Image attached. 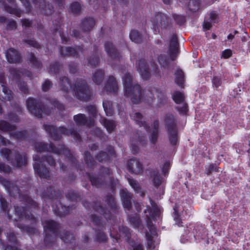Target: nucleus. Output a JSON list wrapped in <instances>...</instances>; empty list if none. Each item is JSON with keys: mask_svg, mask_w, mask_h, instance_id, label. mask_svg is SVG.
<instances>
[{"mask_svg": "<svg viewBox=\"0 0 250 250\" xmlns=\"http://www.w3.org/2000/svg\"><path fill=\"white\" fill-rule=\"evenodd\" d=\"M95 24V21L93 18L86 17L83 19L80 26L84 32L91 30Z\"/></svg>", "mask_w": 250, "mask_h": 250, "instance_id": "20", "label": "nucleus"}, {"mask_svg": "<svg viewBox=\"0 0 250 250\" xmlns=\"http://www.w3.org/2000/svg\"><path fill=\"white\" fill-rule=\"evenodd\" d=\"M137 71L143 79L147 80L150 78V74L148 64L145 59H140L136 62Z\"/></svg>", "mask_w": 250, "mask_h": 250, "instance_id": "14", "label": "nucleus"}, {"mask_svg": "<svg viewBox=\"0 0 250 250\" xmlns=\"http://www.w3.org/2000/svg\"><path fill=\"white\" fill-rule=\"evenodd\" d=\"M32 76L31 72L25 68L17 69V79L25 77L31 78Z\"/></svg>", "mask_w": 250, "mask_h": 250, "instance_id": "52", "label": "nucleus"}, {"mask_svg": "<svg viewBox=\"0 0 250 250\" xmlns=\"http://www.w3.org/2000/svg\"><path fill=\"white\" fill-rule=\"evenodd\" d=\"M85 109L91 117L95 118L97 116V109L95 105H89L85 107Z\"/></svg>", "mask_w": 250, "mask_h": 250, "instance_id": "64", "label": "nucleus"}, {"mask_svg": "<svg viewBox=\"0 0 250 250\" xmlns=\"http://www.w3.org/2000/svg\"><path fill=\"white\" fill-rule=\"evenodd\" d=\"M43 127L49 137L54 140H60L62 137V134L71 136L78 141H81V136L76 129L70 128L68 130L63 126L57 127L49 124H44Z\"/></svg>", "mask_w": 250, "mask_h": 250, "instance_id": "4", "label": "nucleus"}, {"mask_svg": "<svg viewBox=\"0 0 250 250\" xmlns=\"http://www.w3.org/2000/svg\"><path fill=\"white\" fill-rule=\"evenodd\" d=\"M29 134L26 130L17 131V140H25L29 137Z\"/></svg>", "mask_w": 250, "mask_h": 250, "instance_id": "63", "label": "nucleus"}, {"mask_svg": "<svg viewBox=\"0 0 250 250\" xmlns=\"http://www.w3.org/2000/svg\"><path fill=\"white\" fill-rule=\"evenodd\" d=\"M20 199L21 202L25 206L22 207V211L20 210L19 208L17 207V214L20 218L25 217L30 220L35 221V218L33 215L28 210V208L30 209H38V204L33 200L29 196L26 194L20 195Z\"/></svg>", "mask_w": 250, "mask_h": 250, "instance_id": "6", "label": "nucleus"}, {"mask_svg": "<svg viewBox=\"0 0 250 250\" xmlns=\"http://www.w3.org/2000/svg\"><path fill=\"white\" fill-rule=\"evenodd\" d=\"M172 99L176 104H178L175 108L179 113L180 114H186L188 109V104L184 102V94L180 91H176L172 94Z\"/></svg>", "mask_w": 250, "mask_h": 250, "instance_id": "12", "label": "nucleus"}, {"mask_svg": "<svg viewBox=\"0 0 250 250\" xmlns=\"http://www.w3.org/2000/svg\"><path fill=\"white\" fill-rule=\"evenodd\" d=\"M101 122L108 131H113L115 127V124L113 121L108 120L105 118H101Z\"/></svg>", "mask_w": 250, "mask_h": 250, "instance_id": "53", "label": "nucleus"}, {"mask_svg": "<svg viewBox=\"0 0 250 250\" xmlns=\"http://www.w3.org/2000/svg\"><path fill=\"white\" fill-rule=\"evenodd\" d=\"M26 106L29 112L39 118L42 117V114H50L42 103L37 102L34 99L29 98L26 100Z\"/></svg>", "mask_w": 250, "mask_h": 250, "instance_id": "9", "label": "nucleus"}, {"mask_svg": "<svg viewBox=\"0 0 250 250\" xmlns=\"http://www.w3.org/2000/svg\"><path fill=\"white\" fill-rule=\"evenodd\" d=\"M151 208L149 207L145 211L146 214V220L147 227L149 230V232H146V236L147 239L148 247L149 248L154 249V242L153 241V236L156 234V228L155 225L152 222V220H154L155 217H159L160 215V209L157 205L152 200H150Z\"/></svg>", "mask_w": 250, "mask_h": 250, "instance_id": "2", "label": "nucleus"}, {"mask_svg": "<svg viewBox=\"0 0 250 250\" xmlns=\"http://www.w3.org/2000/svg\"><path fill=\"white\" fill-rule=\"evenodd\" d=\"M2 185L7 190L8 192L9 195L11 197H13L14 198L15 197V193L12 189H14V187H12L11 186V183L9 180H7L6 179H4V180L1 183Z\"/></svg>", "mask_w": 250, "mask_h": 250, "instance_id": "54", "label": "nucleus"}, {"mask_svg": "<svg viewBox=\"0 0 250 250\" xmlns=\"http://www.w3.org/2000/svg\"><path fill=\"white\" fill-rule=\"evenodd\" d=\"M0 154L4 157L7 162L11 163L12 165L15 166L14 162V161H12V152L11 149L5 147H2L0 149Z\"/></svg>", "mask_w": 250, "mask_h": 250, "instance_id": "42", "label": "nucleus"}, {"mask_svg": "<svg viewBox=\"0 0 250 250\" xmlns=\"http://www.w3.org/2000/svg\"><path fill=\"white\" fill-rule=\"evenodd\" d=\"M33 160L35 163L33 165L35 172L41 177L46 179H50V172L48 169L42 165L41 157L38 155L33 156Z\"/></svg>", "mask_w": 250, "mask_h": 250, "instance_id": "11", "label": "nucleus"}, {"mask_svg": "<svg viewBox=\"0 0 250 250\" xmlns=\"http://www.w3.org/2000/svg\"><path fill=\"white\" fill-rule=\"evenodd\" d=\"M59 85L61 89L64 92H67L71 87L68 78L65 76H62L60 78Z\"/></svg>", "mask_w": 250, "mask_h": 250, "instance_id": "44", "label": "nucleus"}, {"mask_svg": "<svg viewBox=\"0 0 250 250\" xmlns=\"http://www.w3.org/2000/svg\"><path fill=\"white\" fill-rule=\"evenodd\" d=\"M73 119L76 124V126L79 127L83 125H90L91 121L89 122L88 118L83 114H78L74 115Z\"/></svg>", "mask_w": 250, "mask_h": 250, "instance_id": "25", "label": "nucleus"}, {"mask_svg": "<svg viewBox=\"0 0 250 250\" xmlns=\"http://www.w3.org/2000/svg\"><path fill=\"white\" fill-rule=\"evenodd\" d=\"M5 56L7 62L10 63H16V49L9 48L5 52Z\"/></svg>", "mask_w": 250, "mask_h": 250, "instance_id": "43", "label": "nucleus"}, {"mask_svg": "<svg viewBox=\"0 0 250 250\" xmlns=\"http://www.w3.org/2000/svg\"><path fill=\"white\" fill-rule=\"evenodd\" d=\"M200 4L199 0H189L188 3L189 9L191 11H196L198 10Z\"/></svg>", "mask_w": 250, "mask_h": 250, "instance_id": "62", "label": "nucleus"}, {"mask_svg": "<svg viewBox=\"0 0 250 250\" xmlns=\"http://www.w3.org/2000/svg\"><path fill=\"white\" fill-rule=\"evenodd\" d=\"M132 145L133 148L135 152L138 151L137 145H145L146 144L147 140L146 136L145 134H143L140 131H137L133 133L132 137Z\"/></svg>", "mask_w": 250, "mask_h": 250, "instance_id": "15", "label": "nucleus"}, {"mask_svg": "<svg viewBox=\"0 0 250 250\" xmlns=\"http://www.w3.org/2000/svg\"><path fill=\"white\" fill-rule=\"evenodd\" d=\"M41 161L42 163L45 161L49 166L53 167H55L56 165V161L54 158L49 154L42 156L41 158Z\"/></svg>", "mask_w": 250, "mask_h": 250, "instance_id": "56", "label": "nucleus"}, {"mask_svg": "<svg viewBox=\"0 0 250 250\" xmlns=\"http://www.w3.org/2000/svg\"><path fill=\"white\" fill-rule=\"evenodd\" d=\"M84 159L87 168L90 169L93 168L96 164V162L94 161L92 156L87 151L84 152Z\"/></svg>", "mask_w": 250, "mask_h": 250, "instance_id": "38", "label": "nucleus"}, {"mask_svg": "<svg viewBox=\"0 0 250 250\" xmlns=\"http://www.w3.org/2000/svg\"><path fill=\"white\" fill-rule=\"evenodd\" d=\"M104 72L101 69H97L92 76V80L97 85H100L103 81Z\"/></svg>", "mask_w": 250, "mask_h": 250, "instance_id": "33", "label": "nucleus"}, {"mask_svg": "<svg viewBox=\"0 0 250 250\" xmlns=\"http://www.w3.org/2000/svg\"><path fill=\"white\" fill-rule=\"evenodd\" d=\"M153 92L157 94L158 101L161 105H164L167 102V98L166 95L163 92L153 87Z\"/></svg>", "mask_w": 250, "mask_h": 250, "instance_id": "46", "label": "nucleus"}, {"mask_svg": "<svg viewBox=\"0 0 250 250\" xmlns=\"http://www.w3.org/2000/svg\"><path fill=\"white\" fill-rule=\"evenodd\" d=\"M158 62L165 68L168 69L170 67L169 59L166 55L161 54L158 58Z\"/></svg>", "mask_w": 250, "mask_h": 250, "instance_id": "47", "label": "nucleus"}, {"mask_svg": "<svg viewBox=\"0 0 250 250\" xmlns=\"http://www.w3.org/2000/svg\"><path fill=\"white\" fill-rule=\"evenodd\" d=\"M167 132L170 144L172 146L176 145L179 140L178 129L167 130Z\"/></svg>", "mask_w": 250, "mask_h": 250, "instance_id": "34", "label": "nucleus"}, {"mask_svg": "<svg viewBox=\"0 0 250 250\" xmlns=\"http://www.w3.org/2000/svg\"><path fill=\"white\" fill-rule=\"evenodd\" d=\"M87 65L92 67L97 66L100 62V59L97 54H93L87 59Z\"/></svg>", "mask_w": 250, "mask_h": 250, "instance_id": "49", "label": "nucleus"}, {"mask_svg": "<svg viewBox=\"0 0 250 250\" xmlns=\"http://www.w3.org/2000/svg\"><path fill=\"white\" fill-rule=\"evenodd\" d=\"M50 103L51 105L57 108L60 112H62L65 109L64 105L55 98L50 99Z\"/></svg>", "mask_w": 250, "mask_h": 250, "instance_id": "59", "label": "nucleus"}, {"mask_svg": "<svg viewBox=\"0 0 250 250\" xmlns=\"http://www.w3.org/2000/svg\"><path fill=\"white\" fill-rule=\"evenodd\" d=\"M71 12L74 15L80 14L82 10V5L78 2H74L70 5Z\"/></svg>", "mask_w": 250, "mask_h": 250, "instance_id": "57", "label": "nucleus"}, {"mask_svg": "<svg viewBox=\"0 0 250 250\" xmlns=\"http://www.w3.org/2000/svg\"><path fill=\"white\" fill-rule=\"evenodd\" d=\"M27 59L33 68L39 69H42V62L33 53H29L27 56Z\"/></svg>", "mask_w": 250, "mask_h": 250, "instance_id": "31", "label": "nucleus"}, {"mask_svg": "<svg viewBox=\"0 0 250 250\" xmlns=\"http://www.w3.org/2000/svg\"><path fill=\"white\" fill-rule=\"evenodd\" d=\"M71 88L74 96L80 101L87 102L91 100L92 92L87 82L83 79H77Z\"/></svg>", "mask_w": 250, "mask_h": 250, "instance_id": "5", "label": "nucleus"}, {"mask_svg": "<svg viewBox=\"0 0 250 250\" xmlns=\"http://www.w3.org/2000/svg\"><path fill=\"white\" fill-rule=\"evenodd\" d=\"M165 124L167 130L177 129L176 123L174 116L170 113H167L165 116Z\"/></svg>", "mask_w": 250, "mask_h": 250, "instance_id": "26", "label": "nucleus"}, {"mask_svg": "<svg viewBox=\"0 0 250 250\" xmlns=\"http://www.w3.org/2000/svg\"><path fill=\"white\" fill-rule=\"evenodd\" d=\"M28 157L25 153H17V167H25L27 164Z\"/></svg>", "mask_w": 250, "mask_h": 250, "instance_id": "35", "label": "nucleus"}, {"mask_svg": "<svg viewBox=\"0 0 250 250\" xmlns=\"http://www.w3.org/2000/svg\"><path fill=\"white\" fill-rule=\"evenodd\" d=\"M107 237L104 233L101 230H97L96 232L95 241L98 242H104L106 240Z\"/></svg>", "mask_w": 250, "mask_h": 250, "instance_id": "60", "label": "nucleus"}, {"mask_svg": "<svg viewBox=\"0 0 250 250\" xmlns=\"http://www.w3.org/2000/svg\"><path fill=\"white\" fill-rule=\"evenodd\" d=\"M16 128V126L12 125L7 122L0 120V130L2 131H9Z\"/></svg>", "mask_w": 250, "mask_h": 250, "instance_id": "50", "label": "nucleus"}, {"mask_svg": "<svg viewBox=\"0 0 250 250\" xmlns=\"http://www.w3.org/2000/svg\"><path fill=\"white\" fill-rule=\"evenodd\" d=\"M151 177L152 178V182L154 186L159 187L162 183V178L160 176L159 171L157 170H153L151 171Z\"/></svg>", "mask_w": 250, "mask_h": 250, "instance_id": "41", "label": "nucleus"}, {"mask_svg": "<svg viewBox=\"0 0 250 250\" xmlns=\"http://www.w3.org/2000/svg\"><path fill=\"white\" fill-rule=\"evenodd\" d=\"M88 179L91 181L92 186L97 188H101L105 184V182L101 179L91 176L90 174L87 173Z\"/></svg>", "mask_w": 250, "mask_h": 250, "instance_id": "45", "label": "nucleus"}, {"mask_svg": "<svg viewBox=\"0 0 250 250\" xmlns=\"http://www.w3.org/2000/svg\"><path fill=\"white\" fill-rule=\"evenodd\" d=\"M59 236L65 243H70L72 244L74 243L73 240L74 237L69 231H65L62 232H60Z\"/></svg>", "mask_w": 250, "mask_h": 250, "instance_id": "37", "label": "nucleus"}, {"mask_svg": "<svg viewBox=\"0 0 250 250\" xmlns=\"http://www.w3.org/2000/svg\"><path fill=\"white\" fill-rule=\"evenodd\" d=\"M154 94L155 92H153V87L148 88L147 90H144L143 102L147 103L149 105H152L155 100Z\"/></svg>", "mask_w": 250, "mask_h": 250, "instance_id": "29", "label": "nucleus"}, {"mask_svg": "<svg viewBox=\"0 0 250 250\" xmlns=\"http://www.w3.org/2000/svg\"><path fill=\"white\" fill-rule=\"evenodd\" d=\"M130 224L134 227H137L141 225V219L138 214L134 213L128 216Z\"/></svg>", "mask_w": 250, "mask_h": 250, "instance_id": "51", "label": "nucleus"}, {"mask_svg": "<svg viewBox=\"0 0 250 250\" xmlns=\"http://www.w3.org/2000/svg\"><path fill=\"white\" fill-rule=\"evenodd\" d=\"M104 48L108 56L112 61H119L121 56L112 42H107L104 44Z\"/></svg>", "mask_w": 250, "mask_h": 250, "instance_id": "18", "label": "nucleus"}, {"mask_svg": "<svg viewBox=\"0 0 250 250\" xmlns=\"http://www.w3.org/2000/svg\"><path fill=\"white\" fill-rule=\"evenodd\" d=\"M8 202L2 196L0 197V208L5 215L7 216L9 219H12V215L10 213V210L8 208Z\"/></svg>", "mask_w": 250, "mask_h": 250, "instance_id": "32", "label": "nucleus"}, {"mask_svg": "<svg viewBox=\"0 0 250 250\" xmlns=\"http://www.w3.org/2000/svg\"><path fill=\"white\" fill-rule=\"evenodd\" d=\"M124 95L129 98L133 104H139L143 102L144 89L138 83H134L130 88H127L124 92Z\"/></svg>", "mask_w": 250, "mask_h": 250, "instance_id": "7", "label": "nucleus"}, {"mask_svg": "<svg viewBox=\"0 0 250 250\" xmlns=\"http://www.w3.org/2000/svg\"><path fill=\"white\" fill-rule=\"evenodd\" d=\"M106 205L109 208L110 210L104 209L101 205V203L98 202H94L92 203L87 201L83 202V206L87 209H91L92 208L96 212L102 214L105 219H110L111 218L112 213L111 211L115 212L118 208V207L116 204L115 199L113 195L107 194L104 200Z\"/></svg>", "mask_w": 250, "mask_h": 250, "instance_id": "3", "label": "nucleus"}, {"mask_svg": "<svg viewBox=\"0 0 250 250\" xmlns=\"http://www.w3.org/2000/svg\"><path fill=\"white\" fill-rule=\"evenodd\" d=\"M109 156L108 154L105 151H101L95 156V158L99 162H106L109 158Z\"/></svg>", "mask_w": 250, "mask_h": 250, "instance_id": "58", "label": "nucleus"}, {"mask_svg": "<svg viewBox=\"0 0 250 250\" xmlns=\"http://www.w3.org/2000/svg\"><path fill=\"white\" fill-rule=\"evenodd\" d=\"M38 2L42 14L46 16L52 14L53 11V7L51 4L44 0H38Z\"/></svg>", "mask_w": 250, "mask_h": 250, "instance_id": "22", "label": "nucleus"}, {"mask_svg": "<svg viewBox=\"0 0 250 250\" xmlns=\"http://www.w3.org/2000/svg\"><path fill=\"white\" fill-rule=\"evenodd\" d=\"M7 237L9 241L12 243V246H4V250H16V233L14 232H9L8 233Z\"/></svg>", "mask_w": 250, "mask_h": 250, "instance_id": "39", "label": "nucleus"}, {"mask_svg": "<svg viewBox=\"0 0 250 250\" xmlns=\"http://www.w3.org/2000/svg\"><path fill=\"white\" fill-rule=\"evenodd\" d=\"M42 195L45 198L54 199L60 196L61 193L59 191H55L53 187L49 186L42 192Z\"/></svg>", "mask_w": 250, "mask_h": 250, "instance_id": "27", "label": "nucleus"}, {"mask_svg": "<svg viewBox=\"0 0 250 250\" xmlns=\"http://www.w3.org/2000/svg\"><path fill=\"white\" fill-rule=\"evenodd\" d=\"M122 80L124 92L127 89V88H130V87L133 86L134 83H137L134 82L133 76L129 72L125 73L124 76H123Z\"/></svg>", "mask_w": 250, "mask_h": 250, "instance_id": "24", "label": "nucleus"}, {"mask_svg": "<svg viewBox=\"0 0 250 250\" xmlns=\"http://www.w3.org/2000/svg\"><path fill=\"white\" fill-rule=\"evenodd\" d=\"M42 224L46 233L44 239V243L46 245L53 243L56 237L58 235L57 230L59 229V225L51 220H46Z\"/></svg>", "mask_w": 250, "mask_h": 250, "instance_id": "8", "label": "nucleus"}, {"mask_svg": "<svg viewBox=\"0 0 250 250\" xmlns=\"http://www.w3.org/2000/svg\"><path fill=\"white\" fill-rule=\"evenodd\" d=\"M0 83L2 87V92L5 94L4 99L10 101L13 99L12 92L6 86V82L4 76L0 75Z\"/></svg>", "mask_w": 250, "mask_h": 250, "instance_id": "23", "label": "nucleus"}, {"mask_svg": "<svg viewBox=\"0 0 250 250\" xmlns=\"http://www.w3.org/2000/svg\"><path fill=\"white\" fill-rule=\"evenodd\" d=\"M131 40L137 43H141L144 42L142 34L136 30H132L129 34Z\"/></svg>", "mask_w": 250, "mask_h": 250, "instance_id": "36", "label": "nucleus"}, {"mask_svg": "<svg viewBox=\"0 0 250 250\" xmlns=\"http://www.w3.org/2000/svg\"><path fill=\"white\" fill-rule=\"evenodd\" d=\"M105 90L109 93H116L118 90L117 81L113 76H110L104 86Z\"/></svg>", "mask_w": 250, "mask_h": 250, "instance_id": "19", "label": "nucleus"}, {"mask_svg": "<svg viewBox=\"0 0 250 250\" xmlns=\"http://www.w3.org/2000/svg\"><path fill=\"white\" fill-rule=\"evenodd\" d=\"M62 68V64L59 62H55L50 64L48 72L50 74L57 75L60 72Z\"/></svg>", "mask_w": 250, "mask_h": 250, "instance_id": "40", "label": "nucleus"}, {"mask_svg": "<svg viewBox=\"0 0 250 250\" xmlns=\"http://www.w3.org/2000/svg\"><path fill=\"white\" fill-rule=\"evenodd\" d=\"M159 127L158 121L157 120L155 121L152 125L151 132L149 136L150 141L153 144H155L157 141L159 135Z\"/></svg>", "mask_w": 250, "mask_h": 250, "instance_id": "30", "label": "nucleus"}, {"mask_svg": "<svg viewBox=\"0 0 250 250\" xmlns=\"http://www.w3.org/2000/svg\"><path fill=\"white\" fill-rule=\"evenodd\" d=\"M132 119L135 121L136 124L139 125V126H143L146 130H148L149 128V126L146 124L144 117L139 112H135L131 115Z\"/></svg>", "mask_w": 250, "mask_h": 250, "instance_id": "28", "label": "nucleus"}, {"mask_svg": "<svg viewBox=\"0 0 250 250\" xmlns=\"http://www.w3.org/2000/svg\"><path fill=\"white\" fill-rule=\"evenodd\" d=\"M102 217L95 214H92L90 217V220L93 224L98 227L103 226Z\"/></svg>", "mask_w": 250, "mask_h": 250, "instance_id": "61", "label": "nucleus"}, {"mask_svg": "<svg viewBox=\"0 0 250 250\" xmlns=\"http://www.w3.org/2000/svg\"><path fill=\"white\" fill-rule=\"evenodd\" d=\"M168 51L170 59L174 61L179 53V43L175 34H173L170 39Z\"/></svg>", "mask_w": 250, "mask_h": 250, "instance_id": "16", "label": "nucleus"}, {"mask_svg": "<svg viewBox=\"0 0 250 250\" xmlns=\"http://www.w3.org/2000/svg\"><path fill=\"white\" fill-rule=\"evenodd\" d=\"M121 196L124 208L128 210H131L132 208V203L130 193L126 189H122Z\"/></svg>", "mask_w": 250, "mask_h": 250, "instance_id": "21", "label": "nucleus"}, {"mask_svg": "<svg viewBox=\"0 0 250 250\" xmlns=\"http://www.w3.org/2000/svg\"><path fill=\"white\" fill-rule=\"evenodd\" d=\"M184 81V72L181 69H178L175 73V83L180 86L183 84Z\"/></svg>", "mask_w": 250, "mask_h": 250, "instance_id": "55", "label": "nucleus"}, {"mask_svg": "<svg viewBox=\"0 0 250 250\" xmlns=\"http://www.w3.org/2000/svg\"><path fill=\"white\" fill-rule=\"evenodd\" d=\"M103 105L106 115L108 116H112L113 114L112 102L105 100L103 102Z\"/></svg>", "mask_w": 250, "mask_h": 250, "instance_id": "48", "label": "nucleus"}, {"mask_svg": "<svg viewBox=\"0 0 250 250\" xmlns=\"http://www.w3.org/2000/svg\"><path fill=\"white\" fill-rule=\"evenodd\" d=\"M128 171L132 174H138L143 170V165L140 161L136 158L130 159L127 163Z\"/></svg>", "mask_w": 250, "mask_h": 250, "instance_id": "17", "label": "nucleus"}, {"mask_svg": "<svg viewBox=\"0 0 250 250\" xmlns=\"http://www.w3.org/2000/svg\"><path fill=\"white\" fill-rule=\"evenodd\" d=\"M154 23L157 28L161 27L162 29H167L171 25V19L166 14L158 12L155 14Z\"/></svg>", "mask_w": 250, "mask_h": 250, "instance_id": "13", "label": "nucleus"}, {"mask_svg": "<svg viewBox=\"0 0 250 250\" xmlns=\"http://www.w3.org/2000/svg\"><path fill=\"white\" fill-rule=\"evenodd\" d=\"M36 150L40 152H52L55 154H61L66 156L68 161L74 165L77 168H79L76 158L70 150L63 145H59L57 147L53 143L47 144L43 142H36L34 144Z\"/></svg>", "mask_w": 250, "mask_h": 250, "instance_id": "1", "label": "nucleus"}, {"mask_svg": "<svg viewBox=\"0 0 250 250\" xmlns=\"http://www.w3.org/2000/svg\"><path fill=\"white\" fill-rule=\"evenodd\" d=\"M84 48L83 45L75 46V47L65 46L59 47V52L62 57H73L78 58L80 54H83Z\"/></svg>", "mask_w": 250, "mask_h": 250, "instance_id": "10", "label": "nucleus"}]
</instances>
